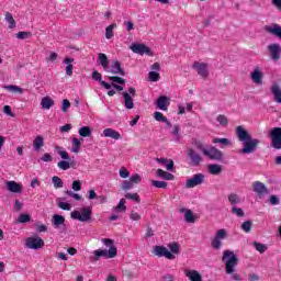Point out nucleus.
Instances as JSON below:
<instances>
[{"mask_svg":"<svg viewBox=\"0 0 281 281\" xmlns=\"http://www.w3.org/2000/svg\"><path fill=\"white\" fill-rule=\"evenodd\" d=\"M72 190L75 192H80V190H82V182L80 180H75L72 182Z\"/></svg>","mask_w":281,"mask_h":281,"instance_id":"obj_58","label":"nucleus"},{"mask_svg":"<svg viewBox=\"0 0 281 281\" xmlns=\"http://www.w3.org/2000/svg\"><path fill=\"white\" fill-rule=\"evenodd\" d=\"M271 93L274 95V102L281 104V88L280 85L273 83L270 88Z\"/></svg>","mask_w":281,"mask_h":281,"instance_id":"obj_25","label":"nucleus"},{"mask_svg":"<svg viewBox=\"0 0 281 281\" xmlns=\"http://www.w3.org/2000/svg\"><path fill=\"white\" fill-rule=\"evenodd\" d=\"M192 68L196 69L198 75L201 76V78H207V76L210 75V72L207 71V64L194 61Z\"/></svg>","mask_w":281,"mask_h":281,"instance_id":"obj_18","label":"nucleus"},{"mask_svg":"<svg viewBox=\"0 0 281 281\" xmlns=\"http://www.w3.org/2000/svg\"><path fill=\"white\" fill-rule=\"evenodd\" d=\"M266 32L268 34H272V36H276V38H279L281 41V26L280 24L272 23L270 25L265 26ZM267 49L269 52L270 58L273 63H278L280 60V54H281V46L278 43H272L267 46Z\"/></svg>","mask_w":281,"mask_h":281,"instance_id":"obj_2","label":"nucleus"},{"mask_svg":"<svg viewBox=\"0 0 281 281\" xmlns=\"http://www.w3.org/2000/svg\"><path fill=\"white\" fill-rule=\"evenodd\" d=\"M27 249H43L45 240L38 236L29 237L25 243Z\"/></svg>","mask_w":281,"mask_h":281,"instance_id":"obj_12","label":"nucleus"},{"mask_svg":"<svg viewBox=\"0 0 281 281\" xmlns=\"http://www.w3.org/2000/svg\"><path fill=\"white\" fill-rule=\"evenodd\" d=\"M213 144H220L222 147L223 146H231L232 140H229V138H214Z\"/></svg>","mask_w":281,"mask_h":281,"instance_id":"obj_41","label":"nucleus"},{"mask_svg":"<svg viewBox=\"0 0 281 281\" xmlns=\"http://www.w3.org/2000/svg\"><path fill=\"white\" fill-rule=\"evenodd\" d=\"M156 104L160 109V111H168V106H170V101L168 97L161 95L158 98Z\"/></svg>","mask_w":281,"mask_h":281,"instance_id":"obj_24","label":"nucleus"},{"mask_svg":"<svg viewBox=\"0 0 281 281\" xmlns=\"http://www.w3.org/2000/svg\"><path fill=\"white\" fill-rule=\"evenodd\" d=\"M250 78L255 85H262V78H265V74L259 67H256L252 72H250Z\"/></svg>","mask_w":281,"mask_h":281,"instance_id":"obj_20","label":"nucleus"},{"mask_svg":"<svg viewBox=\"0 0 281 281\" xmlns=\"http://www.w3.org/2000/svg\"><path fill=\"white\" fill-rule=\"evenodd\" d=\"M42 161H45V162H49V161H53L54 158L52 157V155L49 153H45L42 158H41Z\"/></svg>","mask_w":281,"mask_h":281,"instance_id":"obj_62","label":"nucleus"},{"mask_svg":"<svg viewBox=\"0 0 281 281\" xmlns=\"http://www.w3.org/2000/svg\"><path fill=\"white\" fill-rule=\"evenodd\" d=\"M101 243L105 245V247H109V250L106 249H97L93 251V256H90V262H98L100 258H105V260H109L110 258H115L117 256V247L113 245V239L109 238H102Z\"/></svg>","mask_w":281,"mask_h":281,"instance_id":"obj_3","label":"nucleus"},{"mask_svg":"<svg viewBox=\"0 0 281 281\" xmlns=\"http://www.w3.org/2000/svg\"><path fill=\"white\" fill-rule=\"evenodd\" d=\"M184 276H187L190 281H203V276L196 270H186Z\"/></svg>","mask_w":281,"mask_h":281,"instance_id":"obj_23","label":"nucleus"},{"mask_svg":"<svg viewBox=\"0 0 281 281\" xmlns=\"http://www.w3.org/2000/svg\"><path fill=\"white\" fill-rule=\"evenodd\" d=\"M16 38H19L20 41H25L27 38H32V32H18Z\"/></svg>","mask_w":281,"mask_h":281,"instance_id":"obj_47","label":"nucleus"},{"mask_svg":"<svg viewBox=\"0 0 281 281\" xmlns=\"http://www.w3.org/2000/svg\"><path fill=\"white\" fill-rule=\"evenodd\" d=\"M171 133L175 135V142H180L181 135L179 134V125H173V131Z\"/></svg>","mask_w":281,"mask_h":281,"instance_id":"obj_59","label":"nucleus"},{"mask_svg":"<svg viewBox=\"0 0 281 281\" xmlns=\"http://www.w3.org/2000/svg\"><path fill=\"white\" fill-rule=\"evenodd\" d=\"M88 199H89L90 201H93V199H98V193H95L94 190H89V191H88Z\"/></svg>","mask_w":281,"mask_h":281,"instance_id":"obj_63","label":"nucleus"},{"mask_svg":"<svg viewBox=\"0 0 281 281\" xmlns=\"http://www.w3.org/2000/svg\"><path fill=\"white\" fill-rule=\"evenodd\" d=\"M210 175L218 176L223 172V165L211 164L209 165Z\"/></svg>","mask_w":281,"mask_h":281,"instance_id":"obj_30","label":"nucleus"},{"mask_svg":"<svg viewBox=\"0 0 281 281\" xmlns=\"http://www.w3.org/2000/svg\"><path fill=\"white\" fill-rule=\"evenodd\" d=\"M42 109L49 111L54 106V101L49 97H44L41 101Z\"/></svg>","mask_w":281,"mask_h":281,"instance_id":"obj_32","label":"nucleus"},{"mask_svg":"<svg viewBox=\"0 0 281 281\" xmlns=\"http://www.w3.org/2000/svg\"><path fill=\"white\" fill-rule=\"evenodd\" d=\"M225 238H227V229H218L211 240V247L218 251V249L223 247V240H225Z\"/></svg>","mask_w":281,"mask_h":281,"instance_id":"obj_9","label":"nucleus"},{"mask_svg":"<svg viewBox=\"0 0 281 281\" xmlns=\"http://www.w3.org/2000/svg\"><path fill=\"white\" fill-rule=\"evenodd\" d=\"M109 80L112 82V85H126V79L117 76H111L109 77Z\"/></svg>","mask_w":281,"mask_h":281,"instance_id":"obj_40","label":"nucleus"},{"mask_svg":"<svg viewBox=\"0 0 281 281\" xmlns=\"http://www.w3.org/2000/svg\"><path fill=\"white\" fill-rule=\"evenodd\" d=\"M270 204L271 205H280V198H278V195H271L270 196Z\"/></svg>","mask_w":281,"mask_h":281,"instance_id":"obj_61","label":"nucleus"},{"mask_svg":"<svg viewBox=\"0 0 281 281\" xmlns=\"http://www.w3.org/2000/svg\"><path fill=\"white\" fill-rule=\"evenodd\" d=\"M126 200L121 199L119 204L114 207V212H126Z\"/></svg>","mask_w":281,"mask_h":281,"instance_id":"obj_46","label":"nucleus"},{"mask_svg":"<svg viewBox=\"0 0 281 281\" xmlns=\"http://www.w3.org/2000/svg\"><path fill=\"white\" fill-rule=\"evenodd\" d=\"M115 27H117V24L113 23L105 29V38L111 40L115 36V34H113V30H115Z\"/></svg>","mask_w":281,"mask_h":281,"instance_id":"obj_35","label":"nucleus"},{"mask_svg":"<svg viewBox=\"0 0 281 281\" xmlns=\"http://www.w3.org/2000/svg\"><path fill=\"white\" fill-rule=\"evenodd\" d=\"M5 21L7 23H9V30H14V27H16V21H14V16H12V14H10V12H8L5 14Z\"/></svg>","mask_w":281,"mask_h":281,"instance_id":"obj_37","label":"nucleus"},{"mask_svg":"<svg viewBox=\"0 0 281 281\" xmlns=\"http://www.w3.org/2000/svg\"><path fill=\"white\" fill-rule=\"evenodd\" d=\"M218 124H221V126H227V124H229V121L227 120V116L220 114L216 117Z\"/></svg>","mask_w":281,"mask_h":281,"instance_id":"obj_50","label":"nucleus"},{"mask_svg":"<svg viewBox=\"0 0 281 281\" xmlns=\"http://www.w3.org/2000/svg\"><path fill=\"white\" fill-rule=\"evenodd\" d=\"M52 181H53L54 188H63L64 186L63 179H60V177L55 176L53 177Z\"/></svg>","mask_w":281,"mask_h":281,"instance_id":"obj_51","label":"nucleus"},{"mask_svg":"<svg viewBox=\"0 0 281 281\" xmlns=\"http://www.w3.org/2000/svg\"><path fill=\"white\" fill-rule=\"evenodd\" d=\"M252 192H256L258 196H265V194H269V189H267V186L260 181H255L252 183Z\"/></svg>","mask_w":281,"mask_h":281,"instance_id":"obj_16","label":"nucleus"},{"mask_svg":"<svg viewBox=\"0 0 281 281\" xmlns=\"http://www.w3.org/2000/svg\"><path fill=\"white\" fill-rule=\"evenodd\" d=\"M92 80L100 82L101 87H104L108 90L111 89V83L102 80V74H100L98 70L92 71Z\"/></svg>","mask_w":281,"mask_h":281,"instance_id":"obj_22","label":"nucleus"},{"mask_svg":"<svg viewBox=\"0 0 281 281\" xmlns=\"http://www.w3.org/2000/svg\"><path fill=\"white\" fill-rule=\"evenodd\" d=\"M156 175L166 181H172V179H175V175L164 171V169H157Z\"/></svg>","mask_w":281,"mask_h":281,"instance_id":"obj_31","label":"nucleus"},{"mask_svg":"<svg viewBox=\"0 0 281 281\" xmlns=\"http://www.w3.org/2000/svg\"><path fill=\"white\" fill-rule=\"evenodd\" d=\"M205 157H209V159L214 161H223V151L216 147H211L207 151H205Z\"/></svg>","mask_w":281,"mask_h":281,"instance_id":"obj_15","label":"nucleus"},{"mask_svg":"<svg viewBox=\"0 0 281 281\" xmlns=\"http://www.w3.org/2000/svg\"><path fill=\"white\" fill-rule=\"evenodd\" d=\"M119 175L122 179H128L131 177V172L126 168H121Z\"/></svg>","mask_w":281,"mask_h":281,"instance_id":"obj_57","label":"nucleus"},{"mask_svg":"<svg viewBox=\"0 0 281 281\" xmlns=\"http://www.w3.org/2000/svg\"><path fill=\"white\" fill-rule=\"evenodd\" d=\"M79 135L80 137H91L92 133H91V127L89 126H82L79 130Z\"/></svg>","mask_w":281,"mask_h":281,"instance_id":"obj_38","label":"nucleus"},{"mask_svg":"<svg viewBox=\"0 0 281 281\" xmlns=\"http://www.w3.org/2000/svg\"><path fill=\"white\" fill-rule=\"evenodd\" d=\"M151 186H154V188H161L162 190H166V188H168V182L159 181V180H151Z\"/></svg>","mask_w":281,"mask_h":281,"instance_id":"obj_44","label":"nucleus"},{"mask_svg":"<svg viewBox=\"0 0 281 281\" xmlns=\"http://www.w3.org/2000/svg\"><path fill=\"white\" fill-rule=\"evenodd\" d=\"M125 199H128L130 201H135L136 203H140L139 194L137 193H126Z\"/></svg>","mask_w":281,"mask_h":281,"instance_id":"obj_49","label":"nucleus"},{"mask_svg":"<svg viewBox=\"0 0 281 281\" xmlns=\"http://www.w3.org/2000/svg\"><path fill=\"white\" fill-rule=\"evenodd\" d=\"M30 221H32V216L27 213L20 214L16 220L18 223H30Z\"/></svg>","mask_w":281,"mask_h":281,"instance_id":"obj_45","label":"nucleus"},{"mask_svg":"<svg viewBox=\"0 0 281 281\" xmlns=\"http://www.w3.org/2000/svg\"><path fill=\"white\" fill-rule=\"evenodd\" d=\"M202 183H205V175L195 173L191 179L187 180L186 188H196V186H202Z\"/></svg>","mask_w":281,"mask_h":281,"instance_id":"obj_13","label":"nucleus"},{"mask_svg":"<svg viewBox=\"0 0 281 281\" xmlns=\"http://www.w3.org/2000/svg\"><path fill=\"white\" fill-rule=\"evenodd\" d=\"M254 247L257 251H259V254H265V251H267V245L262 244V243H258V241H254Z\"/></svg>","mask_w":281,"mask_h":281,"instance_id":"obj_42","label":"nucleus"},{"mask_svg":"<svg viewBox=\"0 0 281 281\" xmlns=\"http://www.w3.org/2000/svg\"><path fill=\"white\" fill-rule=\"evenodd\" d=\"M53 226L58 229L61 225H65V216L55 214L52 218Z\"/></svg>","mask_w":281,"mask_h":281,"instance_id":"obj_29","label":"nucleus"},{"mask_svg":"<svg viewBox=\"0 0 281 281\" xmlns=\"http://www.w3.org/2000/svg\"><path fill=\"white\" fill-rule=\"evenodd\" d=\"M149 82H159L161 76L157 71H149L148 74Z\"/></svg>","mask_w":281,"mask_h":281,"instance_id":"obj_43","label":"nucleus"},{"mask_svg":"<svg viewBox=\"0 0 281 281\" xmlns=\"http://www.w3.org/2000/svg\"><path fill=\"white\" fill-rule=\"evenodd\" d=\"M188 157L191 159V166H199L203 162V157L193 148L188 149Z\"/></svg>","mask_w":281,"mask_h":281,"instance_id":"obj_17","label":"nucleus"},{"mask_svg":"<svg viewBox=\"0 0 281 281\" xmlns=\"http://www.w3.org/2000/svg\"><path fill=\"white\" fill-rule=\"evenodd\" d=\"M130 218L131 221H142V215L135 211H131Z\"/></svg>","mask_w":281,"mask_h":281,"instance_id":"obj_60","label":"nucleus"},{"mask_svg":"<svg viewBox=\"0 0 281 281\" xmlns=\"http://www.w3.org/2000/svg\"><path fill=\"white\" fill-rule=\"evenodd\" d=\"M64 63L66 66V74L67 76H71L74 74V65H71V63H74V58H65Z\"/></svg>","mask_w":281,"mask_h":281,"instance_id":"obj_34","label":"nucleus"},{"mask_svg":"<svg viewBox=\"0 0 281 281\" xmlns=\"http://www.w3.org/2000/svg\"><path fill=\"white\" fill-rule=\"evenodd\" d=\"M3 111L7 115H10V117H14V113H12V108H10V105H5Z\"/></svg>","mask_w":281,"mask_h":281,"instance_id":"obj_64","label":"nucleus"},{"mask_svg":"<svg viewBox=\"0 0 281 281\" xmlns=\"http://www.w3.org/2000/svg\"><path fill=\"white\" fill-rule=\"evenodd\" d=\"M71 106V102H69V100L64 99L61 102V111L63 113H67V110H69Z\"/></svg>","mask_w":281,"mask_h":281,"instance_id":"obj_56","label":"nucleus"},{"mask_svg":"<svg viewBox=\"0 0 281 281\" xmlns=\"http://www.w3.org/2000/svg\"><path fill=\"white\" fill-rule=\"evenodd\" d=\"M134 183L131 180H125L122 182V190H133Z\"/></svg>","mask_w":281,"mask_h":281,"instance_id":"obj_53","label":"nucleus"},{"mask_svg":"<svg viewBox=\"0 0 281 281\" xmlns=\"http://www.w3.org/2000/svg\"><path fill=\"white\" fill-rule=\"evenodd\" d=\"M130 181L134 184L137 186L138 183H142V176L138 173L132 175L130 178Z\"/></svg>","mask_w":281,"mask_h":281,"instance_id":"obj_52","label":"nucleus"},{"mask_svg":"<svg viewBox=\"0 0 281 281\" xmlns=\"http://www.w3.org/2000/svg\"><path fill=\"white\" fill-rule=\"evenodd\" d=\"M57 206L60 210H65L66 212H70L71 211V204L67 203V202H58Z\"/></svg>","mask_w":281,"mask_h":281,"instance_id":"obj_54","label":"nucleus"},{"mask_svg":"<svg viewBox=\"0 0 281 281\" xmlns=\"http://www.w3.org/2000/svg\"><path fill=\"white\" fill-rule=\"evenodd\" d=\"M98 60L105 71H109V57L104 53L98 54Z\"/></svg>","mask_w":281,"mask_h":281,"instance_id":"obj_28","label":"nucleus"},{"mask_svg":"<svg viewBox=\"0 0 281 281\" xmlns=\"http://www.w3.org/2000/svg\"><path fill=\"white\" fill-rule=\"evenodd\" d=\"M45 146V138L41 135L36 136L33 140V149L38 153Z\"/></svg>","mask_w":281,"mask_h":281,"instance_id":"obj_26","label":"nucleus"},{"mask_svg":"<svg viewBox=\"0 0 281 281\" xmlns=\"http://www.w3.org/2000/svg\"><path fill=\"white\" fill-rule=\"evenodd\" d=\"M92 211L90 207H83L81 209V212L74 211L70 213L71 218L75 221H80V223H89L91 221Z\"/></svg>","mask_w":281,"mask_h":281,"instance_id":"obj_7","label":"nucleus"},{"mask_svg":"<svg viewBox=\"0 0 281 281\" xmlns=\"http://www.w3.org/2000/svg\"><path fill=\"white\" fill-rule=\"evenodd\" d=\"M7 190L13 192L14 194H21L23 192V184L18 183L16 181H7Z\"/></svg>","mask_w":281,"mask_h":281,"instance_id":"obj_19","label":"nucleus"},{"mask_svg":"<svg viewBox=\"0 0 281 281\" xmlns=\"http://www.w3.org/2000/svg\"><path fill=\"white\" fill-rule=\"evenodd\" d=\"M154 119L156 122H166L168 117L164 116V113L161 112H154Z\"/></svg>","mask_w":281,"mask_h":281,"instance_id":"obj_55","label":"nucleus"},{"mask_svg":"<svg viewBox=\"0 0 281 281\" xmlns=\"http://www.w3.org/2000/svg\"><path fill=\"white\" fill-rule=\"evenodd\" d=\"M168 248L165 246H155L153 254L155 256H158V258H167V260H175L177 258L176 256H179L181 254V246L177 241H172L168 244Z\"/></svg>","mask_w":281,"mask_h":281,"instance_id":"obj_4","label":"nucleus"},{"mask_svg":"<svg viewBox=\"0 0 281 281\" xmlns=\"http://www.w3.org/2000/svg\"><path fill=\"white\" fill-rule=\"evenodd\" d=\"M222 262L225 263L227 276H232L236 271V267H238V257L234 251L226 249L223 251Z\"/></svg>","mask_w":281,"mask_h":281,"instance_id":"obj_5","label":"nucleus"},{"mask_svg":"<svg viewBox=\"0 0 281 281\" xmlns=\"http://www.w3.org/2000/svg\"><path fill=\"white\" fill-rule=\"evenodd\" d=\"M180 214H184V221L187 223H195L196 222V216H194V213L190 209H180L179 210Z\"/></svg>","mask_w":281,"mask_h":281,"instance_id":"obj_21","label":"nucleus"},{"mask_svg":"<svg viewBox=\"0 0 281 281\" xmlns=\"http://www.w3.org/2000/svg\"><path fill=\"white\" fill-rule=\"evenodd\" d=\"M3 89L10 91L11 93H23V88L14 85L4 86Z\"/></svg>","mask_w":281,"mask_h":281,"instance_id":"obj_36","label":"nucleus"},{"mask_svg":"<svg viewBox=\"0 0 281 281\" xmlns=\"http://www.w3.org/2000/svg\"><path fill=\"white\" fill-rule=\"evenodd\" d=\"M136 90L134 87H130L128 91L122 92L123 100L125 102V109H135V103L133 102V98H135Z\"/></svg>","mask_w":281,"mask_h":281,"instance_id":"obj_11","label":"nucleus"},{"mask_svg":"<svg viewBox=\"0 0 281 281\" xmlns=\"http://www.w3.org/2000/svg\"><path fill=\"white\" fill-rule=\"evenodd\" d=\"M106 74H113L114 76H126V71L122 68V63L120 60H114L108 66Z\"/></svg>","mask_w":281,"mask_h":281,"instance_id":"obj_14","label":"nucleus"},{"mask_svg":"<svg viewBox=\"0 0 281 281\" xmlns=\"http://www.w3.org/2000/svg\"><path fill=\"white\" fill-rule=\"evenodd\" d=\"M251 227H254V223L251 222V220H247L241 224V229L246 234H249V232H251Z\"/></svg>","mask_w":281,"mask_h":281,"instance_id":"obj_39","label":"nucleus"},{"mask_svg":"<svg viewBox=\"0 0 281 281\" xmlns=\"http://www.w3.org/2000/svg\"><path fill=\"white\" fill-rule=\"evenodd\" d=\"M55 150L57 151V155L61 157V161L57 162V167L59 170H69V168L74 167V161H71V157L69 156V153L65 150L61 146H55Z\"/></svg>","mask_w":281,"mask_h":281,"instance_id":"obj_6","label":"nucleus"},{"mask_svg":"<svg viewBox=\"0 0 281 281\" xmlns=\"http://www.w3.org/2000/svg\"><path fill=\"white\" fill-rule=\"evenodd\" d=\"M103 135L105 137H110L111 139H122V135L120 134V132H117L113 128H105L103 131Z\"/></svg>","mask_w":281,"mask_h":281,"instance_id":"obj_27","label":"nucleus"},{"mask_svg":"<svg viewBox=\"0 0 281 281\" xmlns=\"http://www.w3.org/2000/svg\"><path fill=\"white\" fill-rule=\"evenodd\" d=\"M130 49L134 53V54H138L139 56H144V54H146V56H154L153 50L150 49V47L146 46L145 44L142 43H134L130 46Z\"/></svg>","mask_w":281,"mask_h":281,"instance_id":"obj_10","label":"nucleus"},{"mask_svg":"<svg viewBox=\"0 0 281 281\" xmlns=\"http://www.w3.org/2000/svg\"><path fill=\"white\" fill-rule=\"evenodd\" d=\"M236 135L238 140L241 142L243 148L240 149L241 155H251L258 150V146H260V139L254 138L251 134L243 126L236 127Z\"/></svg>","mask_w":281,"mask_h":281,"instance_id":"obj_1","label":"nucleus"},{"mask_svg":"<svg viewBox=\"0 0 281 281\" xmlns=\"http://www.w3.org/2000/svg\"><path fill=\"white\" fill-rule=\"evenodd\" d=\"M232 214H235V216L243 218V216H245V211H243V209L240 207L232 206Z\"/></svg>","mask_w":281,"mask_h":281,"instance_id":"obj_48","label":"nucleus"},{"mask_svg":"<svg viewBox=\"0 0 281 281\" xmlns=\"http://www.w3.org/2000/svg\"><path fill=\"white\" fill-rule=\"evenodd\" d=\"M228 202L234 207V206L238 205L239 203H243V200L240 199V195H238L236 193H231V194H228Z\"/></svg>","mask_w":281,"mask_h":281,"instance_id":"obj_33","label":"nucleus"},{"mask_svg":"<svg viewBox=\"0 0 281 281\" xmlns=\"http://www.w3.org/2000/svg\"><path fill=\"white\" fill-rule=\"evenodd\" d=\"M270 146L274 150H281V127H273L269 131Z\"/></svg>","mask_w":281,"mask_h":281,"instance_id":"obj_8","label":"nucleus"}]
</instances>
